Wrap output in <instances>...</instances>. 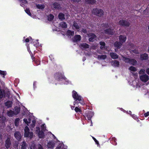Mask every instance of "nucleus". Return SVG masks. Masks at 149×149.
I'll use <instances>...</instances> for the list:
<instances>
[{
  "mask_svg": "<svg viewBox=\"0 0 149 149\" xmlns=\"http://www.w3.org/2000/svg\"><path fill=\"white\" fill-rule=\"evenodd\" d=\"M54 78L56 81H57V83L53 81L52 80L51 81L50 80L49 81V82L52 84L57 85L58 84H60L62 82V81L64 79L65 76L64 75V72L62 70L56 72L54 75Z\"/></svg>",
  "mask_w": 149,
  "mask_h": 149,
  "instance_id": "1",
  "label": "nucleus"
},
{
  "mask_svg": "<svg viewBox=\"0 0 149 149\" xmlns=\"http://www.w3.org/2000/svg\"><path fill=\"white\" fill-rule=\"evenodd\" d=\"M72 95L74 100L73 102L74 105H78L79 104L82 105H84L85 103L83 101V97L76 91L74 90L72 92Z\"/></svg>",
  "mask_w": 149,
  "mask_h": 149,
  "instance_id": "2",
  "label": "nucleus"
},
{
  "mask_svg": "<svg viewBox=\"0 0 149 149\" xmlns=\"http://www.w3.org/2000/svg\"><path fill=\"white\" fill-rule=\"evenodd\" d=\"M40 125H37L35 130L36 133L37 134L38 137L40 138H44L45 137L44 132L46 130V126L45 124L42 125L41 126V130L39 127Z\"/></svg>",
  "mask_w": 149,
  "mask_h": 149,
  "instance_id": "3",
  "label": "nucleus"
},
{
  "mask_svg": "<svg viewBox=\"0 0 149 149\" xmlns=\"http://www.w3.org/2000/svg\"><path fill=\"white\" fill-rule=\"evenodd\" d=\"M145 70L142 69L139 72V73L141 80L143 82H146L149 80V76L145 73Z\"/></svg>",
  "mask_w": 149,
  "mask_h": 149,
  "instance_id": "4",
  "label": "nucleus"
},
{
  "mask_svg": "<svg viewBox=\"0 0 149 149\" xmlns=\"http://www.w3.org/2000/svg\"><path fill=\"white\" fill-rule=\"evenodd\" d=\"M24 136L28 137L30 139L33 136V133L32 132H30L29 129L27 126H26L24 128Z\"/></svg>",
  "mask_w": 149,
  "mask_h": 149,
  "instance_id": "5",
  "label": "nucleus"
},
{
  "mask_svg": "<svg viewBox=\"0 0 149 149\" xmlns=\"http://www.w3.org/2000/svg\"><path fill=\"white\" fill-rule=\"evenodd\" d=\"M92 13L95 15L101 17L103 15L104 12L103 10L101 9L96 8L93 9L92 11Z\"/></svg>",
  "mask_w": 149,
  "mask_h": 149,
  "instance_id": "6",
  "label": "nucleus"
},
{
  "mask_svg": "<svg viewBox=\"0 0 149 149\" xmlns=\"http://www.w3.org/2000/svg\"><path fill=\"white\" fill-rule=\"evenodd\" d=\"M85 115L88 120H91L92 118L94 115V113L93 111L88 110L86 111Z\"/></svg>",
  "mask_w": 149,
  "mask_h": 149,
  "instance_id": "7",
  "label": "nucleus"
},
{
  "mask_svg": "<svg viewBox=\"0 0 149 149\" xmlns=\"http://www.w3.org/2000/svg\"><path fill=\"white\" fill-rule=\"evenodd\" d=\"M119 24L123 26L128 27L130 25L129 22L126 20H120L119 22Z\"/></svg>",
  "mask_w": 149,
  "mask_h": 149,
  "instance_id": "8",
  "label": "nucleus"
},
{
  "mask_svg": "<svg viewBox=\"0 0 149 149\" xmlns=\"http://www.w3.org/2000/svg\"><path fill=\"white\" fill-rule=\"evenodd\" d=\"M88 40L90 42H93L96 40V36L93 33H91L88 35Z\"/></svg>",
  "mask_w": 149,
  "mask_h": 149,
  "instance_id": "9",
  "label": "nucleus"
},
{
  "mask_svg": "<svg viewBox=\"0 0 149 149\" xmlns=\"http://www.w3.org/2000/svg\"><path fill=\"white\" fill-rule=\"evenodd\" d=\"M55 145V143L52 141H50L48 142L47 146L49 149H53Z\"/></svg>",
  "mask_w": 149,
  "mask_h": 149,
  "instance_id": "10",
  "label": "nucleus"
},
{
  "mask_svg": "<svg viewBox=\"0 0 149 149\" xmlns=\"http://www.w3.org/2000/svg\"><path fill=\"white\" fill-rule=\"evenodd\" d=\"M11 145V142L10 138L9 137H8L5 141V146L6 148L8 149L10 147Z\"/></svg>",
  "mask_w": 149,
  "mask_h": 149,
  "instance_id": "11",
  "label": "nucleus"
},
{
  "mask_svg": "<svg viewBox=\"0 0 149 149\" xmlns=\"http://www.w3.org/2000/svg\"><path fill=\"white\" fill-rule=\"evenodd\" d=\"M14 136L18 141H19L21 139L22 137L20 133L18 131H16L15 133Z\"/></svg>",
  "mask_w": 149,
  "mask_h": 149,
  "instance_id": "12",
  "label": "nucleus"
},
{
  "mask_svg": "<svg viewBox=\"0 0 149 149\" xmlns=\"http://www.w3.org/2000/svg\"><path fill=\"white\" fill-rule=\"evenodd\" d=\"M148 58V55L146 53H144L141 55L140 59L141 61L146 60Z\"/></svg>",
  "mask_w": 149,
  "mask_h": 149,
  "instance_id": "13",
  "label": "nucleus"
},
{
  "mask_svg": "<svg viewBox=\"0 0 149 149\" xmlns=\"http://www.w3.org/2000/svg\"><path fill=\"white\" fill-rule=\"evenodd\" d=\"M104 32L105 33L108 35H113L114 33L113 30L110 28L105 30Z\"/></svg>",
  "mask_w": 149,
  "mask_h": 149,
  "instance_id": "14",
  "label": "nucleus"
},
{
  "mask_svg": "<svg viewBox=\"0 0 149 149\" xmlns=\"http://www.w3.org/2000/svg\"><path fill=\"white\" fill-rule=\"evenodd\" d=\"M34 40V39H32L31 37H29L26 38L25 39V37H24L23 38V39L22 40L24 42H28L29 41L31 42V43H32L33 42V41Z\"/></svg>",
  "mask_w": 149,
  "mask_h": 149,
  "instance_id": "15",
  "label": "nucleus"
},
{
  "mask_svg": "<svg viewBox=\"0 0 149 149\" xmlns=\"http://www.w3.org/2000/svg\"><path fill=\"white\" fill-rule=\"evenodd\" d=\"M80 27V26L79 25L78 23L75 21L74 22L73 26H72V28L74 30L76 29L78 31H79L78 30L79 29Z\"/></svg>",
  "mask_w": 149,
  "mask_h": 149,
  "instance_id": "16",
  "label": "nucleus"
},
{
  "mask_svg": "<svg viewBox=\"0 0 149 149\" xmlns=\"http://www.w3.org/2000/svg\"><path fill=\"white\" fill-rule=\"evenodd\" d=\"M81 39V36L80 35H76L74 36L72 40L73 42H77L80 41Z\"/></svg>",
  "mask_w": 149,
  "mask_h": 149,
  "instance_id": "17",
  "label": "nucleus"
},
{
  "mask_svg": "<svg viewBox=\"0 0 149 149\" xmlns=\"http://www.w3.org/2000/svg\"><path fill=\"white\" fill-rule=\"evenodd\" d=\"M36 123V120L35 119L32 120L31 123L29 126L31 130H33L34 129Z\"/></svg>",
  "mask_w": 149,
  "mask_h": 149,
  "instance_id": "18",
  "label": "nucleus"
},
{
  "mask_svg": "<svg viewBox=\"0 0 149 149\" xmlns=\"http://www.w3.org/2000/svg\"><path fill=\"white\" fill-rule=\"evenodd\" d=\"M62 82L60 84H64L67 85L71 84V81L65 77H64V79L63 80Z\"/></svg>",
  "mask_w": 149,
  "mask_h": 149,
  "instance_id": "19",
  "label": "nucleus"
},
{
  "mask_svg": "<svg viewBox=\"0 0 149 149\" xmlns=\"http://www.w3.org/2000/svg\"><path fill=\"white\" fill-rule=\"evenodd\" d=\"M80 47L81 49L84 50L87 48H88L89 46L88 44L86 43H83L81 44Z\"/></svg>",
  "mask_w": 149,
  "mask_h": 149,
  "instance_id": "20",
  "label": "nucleus"
},
{
  "mask_svg": "<svg viewBox=\"0 0 149 149\" xmlns=\"http://www.w3.org/2000/svg\"><path fill=\"white\" fill-rule=\"evenodd\" d=\"M13 102L10 100L7 101L5 102V106L7 107V108H9L11 107L12 106Z\"/></svg>",
  "mask_w": 149,
  "mask_h": 149,
  "instance_id": "21",
  "label": "nucleus"
},
{
  "mask_svg": "<svg viewBox=\"0 0 149 149\" xmlns=\"http://www.w3.org/2000/svg\"><path fill=\"white\" fill-rule=\"evenodd\" d=\"M119 39L120 42L123 43L125 42L126 37L125 36L121 35L119 36Z\"/></svg>",
  "mask_w": 149,
  "mask_h": 149,
  "instance_id": "22",
  "label": "nucleus"
},
{
  "mask_svg": "<svg viewBox=\"0 0 149 149\" xmlns=\"http://www.w3.org/2000/svg\"><path fill=\"white\" fill-rule=\"evenodd\" d=\"M110 140V143L114 145H116L117 144L116 142V139L115 137H113L110 138L109 140Z\"/></svg>",
  "mask_w": 149,
  "mask_h": 149,
  "instance_id": "23",
  "label": "nucleus"
},
{
  "mask_svg": "<svg viewBox=\"0 0 149 149\" xmlns=\"http://www.w3.org/2000/svg\"><path fill=\"white\" fill-rule=\"evenodd\" d=\"M110 55L111 58L113 59H116L118 58V55L116 53L114 52L110 53Z\"/></svg>",
  "mask_w": 149,
  "mask_h": 149,
  "instance_id": "24",
  "label": "nucleus"
},
{
  "mask_svg": "<svg viewBox=\"0 0 149 149\" xmlns=\"http://www.w3.org/2000/svg\"><path fill=\"white\" fill-rule=\"evenodd\" d=\"M122 45V43L119 42H116L114 44V46L115 47H116L117 48H120Z\"/></svg>",
  "mask_w": 149,
  "mask_h": 149,
  "instance_id": "25",
  "label": "nucleus"
},
{
  "mask_svg": "<svg viewBox=\"0 0 149 149\" xmlns=\"http://www.w3.org/2000/svg\"><path fill=\"white\" fill-rule=\"evenodd\" d=\"M112 65L115 67H118L119 65V62L117 60H114L111 62Z\"/></svg>",
  "mask_w": 149,
  "mask_h": 149,
  "instance_id": "26",
  "label": "nucleus"
},
{
  "mask_svg": "<svg viewBox=\"0 0 149 149\" xmlns=\"http://www.w3.org/2000/svg\"><path fill=\"white\" fill-rule=\"evenodd\" d=\"M21 149H26L27 145L25 141H23L21 143Z\"/></svg>",
  "mask_w": 149,
  "mask_h": 149,
  "instance_id": "27",
  "label": "nucleus"
},
{
  "mask_svg": "<svg viewBox=\"0 0 149 149\" xmlns=\"http://www.w3.org/2000/svg\"><path fill=\"white\" fill-rule=\"evenodd\" d=\"M58 17L59 19L61 21L65 19V15L62 13H60L58 15Z\"/></svg>",
  "mask_w": 149,
  "mask_h": 149,
  "instance_id": "28",
  "label": "nucleus"
},
{
  "mask_svg": "<svg viewBox=\"0 0 149 149\" xmlns=\"http://www.w3.org/2000/svg\"><path fill=\"white\" fill-rule=\"evenodd\" d=\"M7 114L8 116L10 117H12L14 115V112L11 110L8 111Z\"/></svg>",
  "mask_w": 149,
  "mask_h": 149,
  "instance_id": "29",
  "label": "nucleus"
},
{
  "mask_svg": "<svg viewBox=\"0 0 149 149\" xmlns=\"http://www.w3.org/2000/svg\"><path fill=\"white\" fill-rule=\"evenodd\" d=\"M15 111H14V115H17L19 113L20 111V108L19 107H17V106H15Z\"/></svg>",
  "mask_w": 149,
  "mask_h": 149,
  "instance_id": "30",
  "label": "nucleus"
},
{
  "mask_svg": "<svg viewBox=\"0 0 149 149\" xmlns=\"http://www.w3.org/2000/svg\"><path fill=\"white\" fill-rule=\"evenodd\" d=\"M60 26L63 28H66L67 27V24L65 22H62L59 24Z\"/></svg>",
  "mask_w": 149,
  "mask_h": 149,
  "instance_id": "31",
  "label": "nucleus"
},
{
  "mask_svg": "<svg viewBox=\"0 0 149 149\" xmlns=\"http://www.w3.org/2000/svg\"><path fill=\"white\" fill-rule=\"evenodd\" d=\"M56 142L58 144V145L56 149H60L62 146L63 145V143L61 142L58 140H57V141Z\"/></svg>",
  "mask_w": 149,
  "mask_h": 149,
  "instance_id": "32",
  "label": "nucleus"
},
{
  "mask_svg": "<svg viewBox=\"0 0 149 149\" xmlns=\"http://www.w3.org/2000/svg\"><path fill=\"white\" fill-rule=\"evenodd\" d=\"M53 7L55 9H60L61 8V7L58 3L55 2L53 3Z\"/></svg>",
  "mask_w": 149,
  "mask_h": 149,
  "instance_id": "33",
  "label": "nucleus"
},
{
  "mask_svg": "<svg viewBox=\"0 0 149 149\" xmlns=\"http://www.w3.org/2000/svg\"><path fill=\"white\" fill-rule=\"evenodd\" d=\"M66 34L67 36H73L74 34V32L73 31H71L68 30L67 31Z\"/></svg>",
  "mask_w": 149,
  "mask_h": 149,
  "instance_id": "34",
  "label": "nucleus"
},
{
  "mask_svg": "<svg viewBox=\"0 0 149 149\" xmlns=\"http://www.w3.org/2000/svg\"><path fill=\"white\" fill-rule=\"evenodd\" d=\"M36 6L37 8L42 10H43L45 8V6L43 4H36Z\"/></svg>",
  "mask_w": 149,
  "mask_h": 149,
  "instance_id": "35",
  "label": "nucleus"
},
{
  "mask_svg": "<svg viewBox=\"0 0 149 149\" xmlns=\"http://www.w3.org/2000/svg\"><path fill=\"white\" fill-rule=\"evenodd\" d=\"M32 44H33V46L35 47H37L40 46L39 43L38 42V40L33 41L32 43Z\"/></svg>",
  "mask_w": 149,
  "mask_h": 149,
  "instance_id": "36",
  "label": "nucleus"
},
{
  "mask_svg": "<svg viewBox=\"0 0 149 149\" xmlns=\"http://www.w3.org/2000/svg\"><path fill=\"white\" fill-rule=\"evenodd\" d=\"M24 122L27 125L29 126V124L31 123V119L30 118L28 119V121L26 118H24L23 119Z\"/></svg>",
  "mask_w": 149,
  "mask_h": 149,
  "instance_id": "37",
  "label": "nucleus"
},
{
  "mask_svg": "<svg viewBox=\"0 0 149 149\" xmlns=\"http://www.w3.org/2000/svg\"><path fill=\"white\" fill-rule=\"evenodd\" d=\"M85 2L87 3L93 4L95 2V0H85Z\"/></svg>",
  "mask_w": 149,
  "mask_h": 149,
  "instance_id": "38",
  "label": "nucleus"
},
{
  "mask_svg": "<svg viewBox=\"0 0 149 149\" xmlns=\"http://www.w3.org/2000/svg\"><path fill=\"white\" fill-rule=\"evenodd\" d=\"M107 57V56L105 55H98L97 58L99 59H104Z\"/></svg>",
  "mask_w": 149,
  "mask_h": 149,
  "instance_id": "39",
  "label": "nucleus"
},
{
  "mask_svg": "<svg viewBox=\"0 0 149 149\" xmlns=\"http://www.w3.org/2000/svg\"><path fill=\"white\" fill-rule=\"evenodd\" d=\"M20 119L19 118H16L15 121V124L16 126L18 127Z\"/></svg>",
  "mask_w": 149,
  "mask_h": 149,
  "instance_id": "40",
  "label": "nucleus"
},
{
  "mask_svg": "<svg viewBox=\"0 0 149 149\" xmlns=\"http://www.w3.org/2000/svg\"><path fill=\"white\" fill-rule=\"evenodd\" d=\"M26 45L27 46V50H28V52H29V54H30V55L31 56V58L33 60V54H32V52H31L30 51V47H29V45L28 44H26Z\"/></svg>",
  "mask_w": 149,
  "mask_h": 149,
  "instance_id": "41",
  "label": "nucleus"
},
{
  "mask_svg": "<svg viewBox=\"0 0 149 149\" xmlns=\"http://www.w3.org/2000/svg\"><path fill=\"white\" fill-rule=\"evenodd\" d=\"M137 63V61L135 59H130L129 64H130L133 65H134Z\"/></svg>",
  "mask_w": 149,
  "mask_h": 149,
  "instance_id": "42",
  "label": "nucleus"
},
{
  "mask_svg": "<svg viewBox=\"0 0 149 149\" xmlns=\"http://www.w3.org/2000/svg\"><path fill=\"white\" fill-rule=\"evenodd\" d=\"M54 17V15L52 14H50L47 16V19L49 21H51L53 20Z\"/></svg>",
  "mask_w": 149,
  "mask_h": 149,
  "instance_id": "43",
  "label": "nucleus"
},
{
  "mask_svg": "<svg viewBox=\"0 0 149 149\" xmlns=\"http://www.w3.org/2000/svg\"><path fill=\"white\" fill-rule=\"evenodd\" d=\"M20 3V5L22 7H24V4H26L27 3V1L26 0H19Z\"/></svg>",
  "mask_w": 149,
  "mask_h": 149,
  "instance_id": "44",
  "label": "nucleus"
},
{
  "mask_svg": "<svg viewBox=\"0 0 149 149\" xmlns=\"http://www.w3.org/2000/svg\"><path fill=\"white\" fill-rule=\"evenodd\" d=\"M33 61L34 62L36 65H38L40 64V61L39 60L35 59V58L33 57Z\"/></svg>",
  "mask_w": 149,
  "mask_h": 149,
  "instance_id": "45",
  "label": "nucleus"
},
{
  "mask_svg": "<svg viewBox=\"0 0 149 149\" xmlns=\"http://www.w3.org/2000/svg\"><path fill=\"white\" fill-rule=\"evenodd\" d=\"M123 61H125L126 63H129L130 59L126 58L125 57H123Z\"/></svg>",
  "mask_w": 149,
  "mask_h": 149,
  "instance_id": "46",
  "label": "nucleus"
},
{
  "mask_svg": "<svg viewBox=\"0 0 149 149\" xmlns=\"http://www.w3.org/2000/svg\"><path fill=\"white\" fill-rule=\"evenodd\" d=\"M129 69L130 71L133 72H135L136 70V68L132 66L130 67L129 68Z\"/></svg>",
  "mask_w": 149,
  "mask_h": 149,
  "instance_id": "47",
  "label": "nucleus"
},
{
  "mask_svg": "<svg viewBox=\"0 0 149 149\" xmlns=\"http://www.w3.org/2000/svg\"><path fill=\"white\" fill-rule=\"evenodd\" d=\"M92 137L93 139V140L95 141L96 144L97 145V146L99 148H100V145L99 144L98 141L95 138H94V137L92 136Z\"/></svg>",
  "mask_w": 149,
  "mask_h": 149,
  "instance_id": "48",
  "label": "nucleus"
},
{
  "mask_svg": "<svg viewBox=\"0 0 149 149\" xmlns=\"http://www.w3.org/2000/svg\"><path fill=\"white\" fill-rule=\"evenodd\" d=\"M0 74L3 76V77H4V76L6 74V71H3L0 70Z\"/></svg>",
  "mask_w": 149,
  "mask_h": 149,
  "instance_id": "49",
  "label": "nucleus"
},
{
  "mask_svg": "<svg viewBox=\"0 0 149 149\" xmlns=\"http://www.w3.org/2000/svg\"><path fill=\"white\" fill-rule=\"evenodd\" d=\"M0 122L1 123H4L5 118L3 116L1 117L0 115Z\"/></svg>",
  "mask_w": 149,
  "mask_h": 149,
  "instance_id": "50",
  "label": "nucleus"
},
{
  "mask_svg": "<svg viewBox=\"0 0 149 149\" xmlns=\"http://www.w3.org/2000/svg\"><path fill=\"white\" fill-rule=\"evenodd\" d=\"M26 13L29 16H31L32 15L31 13L30 10L29 8H26L25 10Z\"/></svg>",
  "mask_w": 149,
  "mask_h": 149,
  "instance_id": "51",
  "label": "nucleus"
},
{
  "mask_svg": "<svg viewBox=\"0 0 149 149\" xmlns=\"http://www.w3.org/2000/svg\"><path fill=\"white\" fill-rule=\"evenodd\" d=\"M5 92L1 91L0 92V100H1L4 96Z\"/></svg>",
  "mask_w": 149,
  "mask_h": 149,
  "instance_id": "52",
  "label": "nucleus"
},
{
  "mask_svg": "<svg viewBox=\"0 0 149 149\" xmlns=\"http://www.w3.org/2000/svg\"><path fill=\"white\" fill-rule=\"evenodd\" d=\"M74 110L77 113L80 112L81 111L80 109L77 107H75Z\"/></svg>",
  "mask_w": 149,
  "mask_h": 149,
  "instance_id": "53",
  "label": "nucleus"
},
{
  "mask_svg": "<svg viewBox=\"0 0 149 149\" xmlns=\"http://www.w3.org/2000/svg\"><path fill=\"white\" fill-rule=\"evenodd\" d=\"M132 118H134V120H136L137 119V116L134 114H133L132 115H131V116Z\"/></svg>",
  "mask_w": 149,
  "mask_h": 149,
  "instance_id": "54",
  "label": "nucleus"
},
{
  "mask_svg": "<svg viewBox=\"0 0 149 149\" xmlns=\"http://www.w3.org/2000/svg\"><path fill=\"white\" fill-rule=\"evenodd\" d=\"M36 149H43V147L40 144H39Z\"/></svg>",
  "mask_w": 149,
  "mask_h": 149,
  "instance_id": "55",
  "label": "nucleus"
},
{
  "mask_svg": "<svg viewBox=\"0 0 149 149\" xmlns=\"http://www.w3.org/2000/svg\"><path fill=\"white\" fill-rule=\"evenodd\" d=\"M31 149H36L35 144H32L31 146L30 147Z\"/></svg>",
  "mask_w": 149,
  "mask_h": 149,
  "instance_id": "56",
  "label": "nucleus"
},
{
  "mask_svg": "<svg viewBox=\"0 0 149 149\" xmlns=\"http://www.w3.org/2000/svg\"><path fill=\"white\" fill-rule=\"evenodd\" d=\"M102 26H103L104 28H106L108 27V23L103 24Z\"/></svg>",
  "mask_w": 149,
  "mask_h": 149,
  "instance_id": "57",
  "label": "nucleus"
},
{
  "mask_svg": "<svg viewBox=\"0 0 149 149\" xmlns=\"http://www.w3.org/2000/svg\"><path fill=\"white\" fill-rule=\"evenodd\" d=\"M100 44L101 46H105V42L103 41H100Z\"/></svg>",
  "mask_w": 149,
  "mask_h": 149,
  "instance_id": "58",
  "label": "nucleus"
},
{
  "mask_svg": "<svg viewBox=\"0 0 149 149\" xmlns=\"http://www.w3.org/2000/svg\"><path fill=\"white\" fill-rule=\"evenodd\" d=\"M48 133L52 136V137H53V138L56 139L57 141L58 140L56 139V137L53 134H52L51 132H49Z\"/></svg>",
  "mask_w": 149,
  "mask_h": 149,
  "instance_id": "59",
  "label": "nucleus"
},
{
  "mask_svg": "<svg viewBox=\"0 0 149 149\" xmlns=\"http://www.w3.org/2000/svg\"><path fill=\"white\" fill-rule=\"evenodd\" d=\"M84 54L86 56H90L91 55L90 52H84Z\"/></svg>",
  "mask_w": 149,
  "mask_h": 149,
  "instance_id": "60",
  "label": "nucleus"
},
{
  "mask_svg": "<svg viewBox=\"0 0 149 149\" xmlns=\"http://www.w3.org/2000/svg\"><path fill=\"white\" fill-rule=\"evenodd\" d=\"M144 116L145 117H146L149 116V111L147 112L144 114Z\"/></svg>",
  "mask_w": 149,
  "mask_h": 149,
  "instance_id": "61",
  "label": "nucleus"
},
{
  "mask_svg": "<svg viewBox=\"0 0 149 149\" xmlns=\"http://www.w3.org/2000/svg\"><path fill=\"white\" fill-rule=\"evenodd\" d=\"M18 144L17 143H15L13 145V147L14 148H17Z\"/></svg>",
  "mask_w": 149,
  "mask_h": 149,
  "instance_id": "62",
  "label": "nucleus"
},
{
  "mask_svg": "<svg viewBox=\"0 0 149 149\" xmlns=\"http://www.w3.org/2000/svg\"><path fill=\"white\" fill-rule=\"evenodd\" d=\"M49 58H50V60L52 61H53V59H54V58L53 57V56L51 55L49 56Z\"/></svg>",
  "mask_w": 149,
  "mask_h": 149,
  "instance_id": "63",
  "label": "nucleus"
},
{
  "mask_svg": "<svg viewBox=\"0 0 149 149\" xmlns=\"http://www.w3.org/2000/svg\"><path fill=\"white\" fill-rule=\"evenodd\" d=\"M36 81H34L33 84V88L34 89H35V88H36Z\"/></svg>",
  "mask_w": 149,
  "mask_h": 149,
  "instance_id": "64",
  "label": "nucleus"
}]
</instances>
